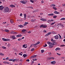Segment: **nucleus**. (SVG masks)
<instances>
[{
	"instance_id": "nucleus-1",
	"label": "nucleus",
	"mask_w": 65,
	"mask_h": 65,
	"mask_svg": "<svg viewBox=\"0 0 65 65\" xmlns=\"http://www.w3.org/2000/svg\"><path fill=\"white\" fill-rule=\"evenodd\" d=\"M9 11V8L8 7H5L4 8V11L5 12H8Z\"/></svg>"
},
{
	"instance_id": "nucleus-2",
	"label": "nucleus",
	"mask_w": 65,
	"mask_h": 65,
	"mask_svg": "<svg viewBox=\"0 0 65 65\" xmlns=\"http://www.w3.org/2000/svg\"><path fill=\"white\" fill-rule=\"evenodd\" d=\"M47 43L48 44H49V47H53V46H54L53 45V44L52 43H51L50 42H47Z\"/></svg>"
},
{
	"instance_id": "nucleus-3",
	"label": "nucleus",
	"mask_w": 65,
	"mask_h": 65,
	"mask_svg": "<svg viewBox=\"0 0 65 65\" xmlns=\"http://www.w3.org/2000/svg\"><path fill=\"white\" fill-rule=\"evenodd\" d=\"M59 25H60V26H61V27L62 28L64 27V25L62 24V23L58 24V25H55L54 26V27H56V28H57V29H58V28H59V26H59Z\"/></svg>"
},
{
	"instance_id": "nucleus-4",
	"label": "nucleus",
	"mask_w": 65,
	"mask_h": 65,
	"mask_svg": "<svg viewBox=\"0 0 65 65\" xmlns=\"http://www.w3.org/2000/svg\"><path fill=\"white\" fill-rule=\"evenodd\" d=\"M10 38H11L12 39H16V38H15V37L14 35L12 36H10Z\"/></svg>"
},
{
	"instance_id": "nucleus-5",
	"label": "nucleus",
	"mask_w": 65,
	"mask_h": 65,
	"mask_svg": "<svg viewBox=\"0 0 65 65\" xmlns=\"http://www.w3.org/2000/svg\"><path fill=\"white\" fill-rule=\"evenodd\" d=\"M2 39L4 41H10V39H4V38H2Z\"/></svg>"
},
{
	"instance_id": "nucleus-6",
	"label": "nucleus",
	"mask_w": 65,
	"mask_h": 65,
	"mask_svg": "<svg viewBox=\"0 0 65 65\" xmlns=\"http://www.w3.org/2000/svg\"><path fill=\"white\" fill-rule=\"evenodd\" d=\"M3 8H4V7L3 6H0V10H2Z\"/></svg>"
},
{
	"instance_id": "nucleus-7",
	"label": "nucleus",
	"mask_w": 65,
	"mask_h": 65,
	"mask_svg": "<svg viewBox=\"0 0 65 65\" xmlns=\"http://www.w3.org/2000/svg\"><path fill=\"white\" fill-rule=\"evenodd\" d=\"M54 38L56 39H59V36L57 35L55 36Z\"/></svg>"
},
{
	"instance_id": "nucleus-8",
	"label": "nucleus",
	"mask_w": 65,
	"mask_h": 65,
	"mask_svg": "<svg viewBox=\"0 0 65 65\" xmlns=\"http://www.w3.org/2000/svg\"><path fill=\"white\" fill-rule=\"evenodd\" d=\"M21 3H22L23 4H26V2H25V1H20Z\"/></svg>"
},
{
	"instance_id": "nucleus-9",
	"label": "nucleus",
	"mask_w": 65,
	"mask_h": 65,
	"mask_svg": "<svg viewBox=\"0 0 65 65\" xmlns=\"http://www.w3.org/2000/svg\"><path fill=\"white\" fill-rule=\"evenodd\" d=\"M40 20H41V21H43L44 22V21H47L46 19H41Z\"/></svg>"
},
{
	"instance_id": "nucleus-10",
	"label": "nucleus",
	"mask_w": 65,
	"mask_h": 65,
	"mask_svg": "<svg viewBox=\"0 0 65 65\" xmlns=\"http://www.w3.org/2000/svg\"><path fill=\"white\" fill-rule=\"evenodd\" d=\"M37 56H36V55H34L31 57L30 58H31V59L35 58Z\"/></svg>"
},
{
	"instance_id": "nucleus-11",
	"label": "nucleus",
	"mask_w": 65,
	"mask_h": 65,
	"mask_svg": "<svg viewBox=\"0 0 65 65\" xmlns=\"http://www.w3.org/2000/svg\"><path fill=\"white\" fill-rule=\"evenodd\" d=\"M56 62L55 61H53L51 62V63L52 64H56Z\"/></svg>"
},
{
	"instance_id": "nucleus-12",
	"label": "nucleus",
	"mask_w": 65,
	"mask_h": 65,
	"mask_svg": "<svg viewBox=\"0 0 65 65\" xmlns=\"http://www.w3.org/2000/svg\"><path fill=\"white\" fill-rule=\"evenodd\" d=\"M27 17V15L26 14H24V20H26V17Z\"/></svg>"
},
{
	"instance_id": "nucleus-13",
	"label": "nucleus",
	"mask_w": 65,
	"mask_h": 65,
	"mask_svg": "<svg viewBox=\"0 0 65 65\" xmlns=\"http://www.w3.org/2000/svg\"><path fill=\"white\" fill-rule=\"evenodd\" d=\"M54 13L56 14H60V12H58L57 11H55L54 12Z\"/></svg>"
},
{
	"instance_id": "nucleus-14",
	"label": "nucleus",
	"mask_w": 65,
	"mask_h": 65,
	"mask_svg": "<svg viewBox=\"0 0 65 65\" xmlns=\"http://www.w3.org/2000/svg\"><path fill=\"white\" fill-rule=\"evenodd\" d=\"M31 22H35L36 21V20L35 19H31Z\"/></svg>"
},
{
	"instance_id": "nucleus-15",
	"label": "nucleus",
	"mask_w": 65,
	"mask_h": 65,
	"mask_svg": "<svg viewBox=\"0 0 65 65\" xmlns=\"http://www.w3.org/2000/svg\"><path fill=\"white\" fill-rule=\"evenodd\" d=\"M52 44H53V45H57V43L56 42H54Z\"/></svg>"
},
{
	"instance_id": "nucleus-16",
	"label": "nucleus",
	"mask_w": 65,
	"mask_h": 65,
	"mask_svg": "<svg viewBox=\"0 0 65 65\" xmlns=\"http://www.w3.org/2000/svg\"><path fill=\"white\" fill-rule=\"evenodd\" d=\"M16 37H20L22 36L21 35H19L16 36Z\"/></svg>"
},
{
	"instance_id": "nucleus-17",
	"label": "nucleus",
	"mask_w": 65,
	"mask_h": 65,
	"mask_svg": "<svg viewBox=\"0 0 65 65\" xmlns=\"http://www.w3.org/2000/svg\"><path fill=\"white\" fill-rule=\"evenodd\" d=\"M60 48H56L55 49V51H57V50H58V51L59 50H60Z\"/></svg>"
},
{
	"instance_id": "nucleus-18",
	"label": "nucleus",
	"mask_w": 65,
	"mask_h": 65,
	"mask_svg": "<svg viewBox=\"0 0 65 65\" xmlns=\"http://www.w3.org/2000/svg\"><path fill=\"white\" fill-rule=\"evenodd\" d=\"M18 26L19 27H20V28H22L23 27H24V26L22 25H19Z\"/></svg>"
},
{
	"instance_id": "nucleus-19",
	"label": "nucleus",
	"mask_w": 65,
	"mask_h": 65,
	"mask_svg": "<svg viewBox=\"0 0 65 65\" xmlns=\"http://www.w3.org/2000/svg\"><path fill=\"white\" fill-rule=\"evenodd\" d=\"M10 23H11V24H13V21L12 19H11L10 20Z\"/></svg>"
},
{
	"instance_id": "nucleus-20",
	"label": "nucleus",
	"mask_w": 65,
	"mask_h": 65,
	"mask_svg": "<svg viewBox=\"0 0 65 65\" xmlns=\"http://www.w3.org/2000/svg\"><path fill=\"white\" fill-rule=\"evenodd\" d=\"M47 27V26L46 25H43V28H46Z\"/></svg>"
},
{
	"instance_id": "nucleus-21",
	"label": "nucleus",
	"mask_w": 65,
	"mask_h": 65,
	"mask_svg": "<svg viewBox=\"0 0 65 65\" xmlns=\"http://www.w3.org/2000/svg\"><path fill=\"white\" fill-rule=\"evenodd\" d=\"M10 7H15V6L13 5H11L10 6Z\"/></svg>"
},
{
	"instance_id": "nucleus-22",
	"label": "nucleus",
	"mask_w": 65,
	"mask_h": 65,
	"mask_svg": "<svg viewBox=\"0 0 65 65\" xmlns=\"http://www.w3.org/2000/svg\"><path fill=\"white\" fill-rule=\"evenodd\" d=\"M22 31L23 33H24L26 32V29H23L22 30Z\"/></svg>"
},
{
	"instance_id": "nucleus-23",
	"label": "nucleus",
	"mask_w": 65,
	"mask_h": 65,
	"mask_svg": "<svg viewBox=\"0 0 65 65\" xmlns=\"http://www.w3.org/2000/svg\"><path fill=\"white\" fill-rule=\"evenodd\" d=\"M5 31H6V32L7 33H9V30L7 29H5Z\"/></svg>"
},
{
	"instance_id": "nucleus-24",
	"label": "nucleus",
	"mask_w": 65,
	"mask_h": 65,
	"mask_svg": "<svg viewBox=\"0 0 65 65\" xmlns=\"http://www.w3.org/2000/svg\"><path fill=\"white\" fill-rule=\"evenodd\" d=\"M16 61H17V59H13V60L12 61H13V62H15Z\"/></svg>"
},
{
	"instance_id": "nucleus-25",
	"label": "nucleus",
	"mask_w": 65,
	"mask_h": 65,
	"mask_svg": "<svg viewBox=\"0 0 65 65\" xmlns=\"http://www.w3.org/2000/svg\"><path fill=\"white\" fill-rule=\"evenodd\" d=\"M4 63H5V64H9V62H3Z\"/></svg>"
},
{
	"instance_id": "nucleus-26",
	"label": "nucleus",
	"mask_w": 65,
	"mask_h": 65,
	"mask_svg": "<svg viewBox=\"0 0 65 65\" xmlns=\"http://www.w3.org/2000/svg\"><path fill=\"white\" fill-rule=\"evenodd\" d=\"M27 55H26V54H24V55H23V56L24 57V58H25V57H27Z\"/></svg>"
},
{
	"instance_id": "nucleus-27",
	"label": "nucleus",
	"mask_w": 65,
	"mask_h": 65,
	"mask_svg": "<svg viewBox=\"0 0 65 65\" xmlns=\"http://www.w3.org/2000/svg\"><path fill=\"white\" fill-rule=\"evenodd\" d=\"M0 55H1V56H4V55L2 53H0Z\"/></svg>"
},
{
	"instance_id": "nucleus-28",
	"label": "nucleus",
	"mask_w": 65,
	"mask_h": 65,
	"mask_svg": "<svg viewBox=\"0 0 65 65\" xmlns=\"http://www.w3.org/2000/svg\"><path fill=\"white\" fill-rule=\"evenodd\" d=\"M53 9H54L55 10H57V8H56V7H53Z\"/></svg>"
},
{
	"instance_id": "nucleus-29",
	"label": "nucleus",
	"mask_w": 65,
	"mask_h": 65,
	"mask_svg": "<svg viewBox=\"0 0 65 65\" xmlns=\"http://www.w3.org/2000/svg\"><path fill=\"white\" fill-rule=\"evenodd\" d=\"M25 45H25V44L24 45H23V47H24V48H27V46H26V47L25 46Z\"/></svg>"
},
{
	"instance_id": "nucleus-30",
	"label": "nucleus",
	"mask_w": 65,
	"mask_h": 65,
	"mask_svg": "<svg viewBox=\"0 0 65 65\" xmlns=\"http://www.w3.org/2000/svg\"><path fill=\"white\" fill-rule=\"evenodd\" d=\"M60 20H65V18H62L61 19H60Z\"/></svg>"
},
{
	"instance_id": "nucleus-31",
	"label": "nucleus",
	"mask_w": 65,
	"mask_h": 65,
	"mask_svg": "<svg viewBox=\"0 0 65 65\" xmlns=\"http://www.w3.org/2000/svg\"><path fill=\"white\" fill-rule=\"evenodd\" d=\"M43 25H41L40 27V28H42V27H43Z\"/></svg>"
},
{
	"instance_id": "nucleus-32",
	"label": "nucleus",
	"mask_w": 65,
	"mask_h": 65,
	"mask_svg": "<svg viewBox=\"0 0 65 65\" xmlns=\"http://www.w3.org/2000/svg\"><path fill=\"white\" fill-rule=\"evenodd\" d=\"M51 41H52V42H54V41H55V40H53V39L52 38L51 39Z\"/></svg>"
},
{
	"instance_id": "nucleus-33",
	"label": "nucleus",
	"mask_w": 65,
	"mask_h": 65,
	"mask_svg": "<svg viewBox=\"0 0 65 65\" xmlns=\"http://www.w3.org/2000/svg\"><path fill=\"white\" fill-rule=\"evenodd\" d=\"M57 17V16L55 15L53 16V18H54V19H56V18Z\"/></svg>"
},
{
	"instance_id": "nucleus-34",
	"label": "nucleus",
	"mask_w": 65,
	"mask_h": 65,
	"mask_svg": "<svg viewBox=\"0 0 65 65\" xmlns=\"http://www.w3.org/2000/svg\"><path fill=\"white\" fill-rule=\"evenodd\" d=\"M28 8H32V9H33V7L32 6L31 7H28Z\"/></svg>"
},
{
	"instance_id": "nucleus-35",
	"label": "nucleus",
	"mask_w": 65,
	"mask_h": 65,
	"mask_svg": "<svg viewBox=\"0 0 65 65\" xmlns=\"http://www.w3.org/2000/svg\"><path fill=\"white\" fill-rule=\"evenodd\" d=\"M55 23H56V22H54V23H52L51 24V25H54V24H55Z\"/></svg>"
},
{
	"instance_id": "nucleus-36",
	"label": "nucleus",
	"mask_w": 65,
	"mask_h": 65,
	"mask_svg": "<svg viewBox=\"0 0 65 65\" xmlns=\"http://www.w3.org/2000/svg\"><path fill=\"white\" fill-rule=\"evenodd\" d=\"M41 53H43L44 52V50H42L41 51Z\"/></svg>"
},
{
	"instance_id": "nucleus-37",
	"label": "nucleus",
	"mask_w": 65,
	"mask_h": 65,
	"mask_svg": "<svg viewBox=\"0 0 65 65\" xmlns=\"http://www.w3.org/2000/svg\"><path fill=\"white\" fill-rule=\"evenodd\" d=\"M51 20H48L47 21V22L48 23H50L49 22H51Z\"/></svg>"
},
{
	"instance_id": "nucleus-38",
	"label": "nucleus",
	"mask_w": 65,
	"mask_h": 65,
	"mask_svg": "<svg viewBox=\"0 0 65 65\" xmlns=\"http://www.w3.org/2000/svg\"><path fill=\"white\" fill-rule=\"evenodd\" d=\"M48 55H50V56H51V55H52V53H49Z\"/></svg>"
},
{
	"instance_id": "nucleus-39",
	"label": "nucleus",
	"mask_w": 65,
	"mask_h": 65,
	"mask_svg": "<svg viewBox=\"0 0 65 65\" xmlns=\"http://www.w3.org/2000/svg\"><path fill=\"white\" fill-rule=\"evenodd\" d=\"M18 34V33L15 32L14 31V34Z\"/></svg>"
},
{
	"instance_id": "nucleus-40",
	"label": "nucleus",
	"mask_w": 65,
	"mask_h": 65,
	"mask_svg": "<svg viewBox=\"0 0 65 65\" xmlns=\"http://www.w3.org/2000/svg\"><path fill=\"white\" fill-rule=\"evenodd\" d=\"M34 50V48H32L31 50V51H33Z\"/></svg>"
},
{
	"instance_id": "nucleus-41",
	"label": "nucleus",
	"mask_w": 65,
	"mask_h": 65,
	"mask_svg": "<svg viewBox=\"0 0 65 65\" xmlns=\"http://www.w3.org/2000/svg\"><path fill=\"white\" fill-rule=\"evenodd\" d=\"M11 34H14V31H11L10 32Z\"/></svg>"
},
{
	"instance_id": "nucleus-42",
	"label": "nucleus",
	"mask_w": 65,
	"mask_h": 65,
	"mask_svg": "<svg viewBox=\"0 0 65 65\" xmlns=\"http://www.w3.org/2000/svg\"><path fill=\"white\" fill-rule=\"evenodd\" d=\"M50 59H55V58L54 57H51L50 58Z\"/></svg>"
},
{
	"instance_id": "nucleus-43",
	"label": "nucleus",
	"mask_w": 65,
	"mask_h": 65,
	"mask_svg": "<svg viewBox=\"0 0 65 65\" xmlns=\"http://www.w3.org/2000/svg\"><path fill=\"white\" fill-rule=\"evenodd\" d=\"M22 39V38L19 39H18V41H20V40H21Z\"/></svg>"
},
{
	"instance_id": "nucleus-44",
	"label": "nucleus",
	"mask_w": 65,
	"mask_h": 65,
	"mask_svg": "<svg viewBox=\"0 0 65 65\" xmlns=\"http://www.w3.org/2000/svg\"><path fill=\"white\" fill-rule=\"evenodd\" d=\"M29 24V23L28 22H25V24L26 25H27V24Z\"/></svg>"
},
{
	"instance_id": "nucleus-45",
	"label": "nucleus",
	"mask_w": 65,
	"mask_h": 65,
	"mask_svg": "<svg viewBox=\"0 0 65 65\" xmlns=\"http://www.w3.org/2000/svg\"><path fill=\"white\" fill-rule=\"evenodd\" d=\"M30 2H31L32 3H34V1H32V0H30Z\"/></svg>"
},
{
	"instance_id": "nucleus-46",
	"label": "nucleus",
	"mask_w": 65,
	"mask_h": 65,
	"mask_svg": "<svg viewBox=\"0 0 65 65\" xmlns=\"http://www.w3.org/2000/svg\"><path fill=\"white\" fill-rule=\"evenodd\" d=\"M13 61V59H9V61Z\"/></svg>"
},
{
	"instance_id": "nucleus-47",
	"label": "nucleus",
	"mask_w": 65,
	"mask_h": 65,
	"mask_svg": "<svg viewBox=\"0 0 65 65\" xmlns=\"http://www.w3.org/2000/svg\"><path fill=\"white\" fill-rule=\"evenodd\" d=\"M26 61L27 62H29V61H30V60H29V59H27L26 60Z\"/></svg>"
},
{
	"instance_id": "nucleus-48",
	"label": "nucleus",
	"mask_w": 65,
	"mask_h": 65,
	"mask_svg": "<svg viewBox=\"0 0 65 65\" xmlns=\"http://www.w3.org/2000/svg\"><path fill=\"white\" fill-rule=\"evenodd\" d=\"M27 18H31V15H29V16H27Z\"/></svg>"
},
{
	"instance_id": "nucleus-49",
	"label": "nucleus",
	"mask_w": 65,
	"mask_h": 65,
	"mask_svg": "<svg viewBox=\"0 0 65 65\" xmlns=\"http://www.w3.org/2000/svg\"><path fill=\"white\" fill-rule=\"evenodd\" d=\"M33 61H37V59L36 58L35 59H33Z\"/></svg>"
},
{
	"instance_id": "nucleus-50",
	"label": "nucleus",
	"mask_w": 65,
	"mask_h": 65,
	"mask_svg": "<svg viewBox=\"0 0 65 65\" xmlns=\"http://www.w3.org/2000/svg\"><path fill=\"white\" fill-rule=\"evenodd\" d=\"M37 43V44H39L40 43V42H38Z\"/></svg>"
},
{
	"instance_id": "nucleus-51",
	"label": "nucleus",
	"mask_w": 65,
	"mask_h": 65,
	"mask_svg": "<svg viewBox=\"0 0 65 65\" xmlns=\"http://www.w3.org/2000/svg\"><path fill=\"white\" fill-rule=\"evenodd\" d=\"M54 15V14L53 13H51V14H50V16H53Z\"/></svg>"
},
{
	"instance_id": "nucleus-52",
	"label": "nucleus",
	"mask_w": 65,
	"mask_h": 65,
	"mask_svg": "<svg viewBox=\"0 0 65 65\" xmlns=\"http://www.w3.org/2000/svg\"><path fill=\"white\" fill-rule=\"evenodd\" d=\"M2 48H3L4 49H6V47H3Z\"/></svg>"
},
{
	"instance_id": "nucleus-53",
	"label": "nucleus",
	"mask_w": 65,
	"mask_h": 65,
	"mask_svg": "<svg viewBox=\"0 0 65 65\" xmlns=\"http://www.w3.org/2000/svg\"><path fill=\"white\" fill-rule=\"evenodd\" d=\"M43 46L44 47H46V46H47V44H45V45H44Z\"/></svg>"
},
{
	"instance_id": "nucleus-54",
	"label": "nucleus",
	"mask_w": 65,
	"mask_h": 65,
	"mask_svg": "<svg viewBox=\"0 0 65 65\" xmlns=\"http://www.w3.org/2000/svg\"><path fill=\"white\" fill-rule=\"evenodd\" d=\"M50 6H51V7H53V4H52Z\"/></svg>"
},
{
	"instance_id": "nucleus-55",
	"label": "nucleus",
	"mask_w": 65,
	"mask_h": 65,
	"mask_svg": "<svg viewBox=\"0 0 65 65\" xmlns=\"http://www.w3.org/2000/svg\"><path fill=\"white\" fill-rule=\"evenodd\" d=\"M48 34V35H50L51 34V32H48V33H47Z\"/></svg>"
},
{
	"instance_id": "nucleus-56",
	"label": "nucleus",
	"mask_w": 65,
	"mask_h": 65,
	"mask_svg": "<svg viewBox=\"0 0 65 65\" xmlns=\"http://www.w3.org/2000/svg\"><path fill=\"white\" fill-rule=\"evenodd\" d=\"M57 54L58 55V56H60V55H61L60 54H59L58 53H57Z\"/></svg>"
},
{
	"instance_id": "nucleus-57",
	"label": "nucleus",
	"mask_w": 65,
	"mask_h": 65,
	"mask_svg": "<svg viewBox=\"0 0 65 65\" xmlns=\"http://www.w3.org/2000/svg\"><path fill=\"white\" fill-rule=\"evenodd\" d=\"M43 31L44 33H46V31L45 30H44Z\"/></svg>"
},
{
	"instance_id": "nucleus-58",
	"label": "nucleus",
	"mask_w": 65,
	"mask_h": 65,
	"mask_svg": "<svg viewBox=\"0 0 65 65\" xmlns=\"http://www.w3.org/2000/svg\"><path fill=\"white\" fill-rule=\"evenodd\" d=\"M41 3H44V2L43 1H41Z\"/></svg>"
},
{
	"instance_id": "nucleus-59",
	"label": "nucleus",
	"mask_w": 65,
	"mask_h": 65,
	"mask_svg": "<svg viewBox=\"0 0 65 65\" xmlns=\"http://www.w3.org/2000/svg\"><path fill=\"white\" fill-rule=\"evenodd\" d=\"M27 33H31V32L30 31H29L28 32H27Z\"/></svg>"
},
{
	"instance_id": "nucleus-60",
	"label": "nucleus",
	"mask_w": 65,
	"mask_h": 65,
	"mask_svg": "<svg viewBox=\"0 0 65 65\" xmlns=\"http://www.w3.org/2000/svg\"><path fill=\"white\" fill-rule=\"evenodd\" d=\"M9 59V58H8V57L7 58H6V59L7 60Z\"/></svg>"
},
{
	"instance_id": "nucleus-61",
	"label": "nucleus",
	"mask_w": 65,
	"mask_h": 65,
	"mask_svg": "<svg viewBox=\"0 0 65 65\" xmlns=\"http://www.w3.org/2000/svg\"><path fill=\"white\" fill-rule=\"evenodd\" d=\"M48 35V34H46L45 35V36H47Z\"/></svg>"
},
{
	"instance_id": "nucleus-62",
	"label": "nucleus",
	"mask_w": 65,
	"mask_h": 65,
	"mask_svg": "<svg viewBox=\"0 0 65 65\" xmlns=\"http://www.w3.org/2000/svg\"><path fill=\"white\" fill-rule=\"evenodd\" d=\"M19 55H21V56H22V54H21V53H19Z\"/></svg>"
},
{
	"instance_id": "nucleus-63",
	"label": "nucleus",
	"mask_w": 65,
	"mask_h": 65,
	"mask_svg": "<svg viewBox=\"0 0 65 65\" xmlns=\"http://www.w3.org/2000/svg\"><path fill=\"white\" fill-rule=\"evenodd\" d=\"M22 15H23V14H22V13H21L20 14V16L21 17H22Z\"/></svg>"
},
{
	"instance_id": "nucleus-64",
	"label": "nucleus",
	"mask_w": 65,
	"mask_h": 65,
	"mask_svg": "<svg viewBox=\"0 0 65 65\" xmlns=\"http://www.w3.org/2000/svg\"><path fill=\"white\" fill-rule=\"evenodd\" d=\"M65 46V45H61L60 46Z\"/></svg>"
}]
</instances>
